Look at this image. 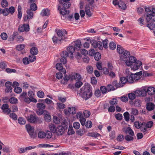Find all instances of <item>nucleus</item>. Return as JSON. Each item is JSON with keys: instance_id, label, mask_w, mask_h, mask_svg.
<instances>
[{"instance_id": "obj_1", "label": "nucleus", "mask_w": 155, "mask_h": 155, "mask_svg": "<svg viewBox=\"0 0 155 155\" xmlns=\"http://www.w3.org/2000/svg\"><path fill=\"white\" fill-rule=\"evenodd\" d=\"M147 92L150 96L155 94V88L153 87H148L147 91L145 87L134 91L128 94V97H145L147 95Z\"/></svg>"}, {"instance_id": "obj_2", "label": "nucleus", "mask_w": 155, "mask_h": 155, "mask_svg": "<svg viewBox=\"0 0 155 155\" xmlns=\"http://www.w3.org/2000/svg\"><path fill=\"white\" fill-rule=\"evenodd\" d=\"M92 87L91 85L86 83L80 89L79 96L81 97H91L92 96Z\"/></svg>"}, {"instance_id": "obj_3", "label": "nucleus", "mask_w": 155, "mask_h": 155, "mask_svg": "<svg viewBox=\"0 0 155 155\" xmlns=\"http://www.w3.org/2000/svg\"><path fill=\"white\" fill-rule=\"evenodd\" d=\"M145 11L147 13L146 15V19L147 22H152L155 21V8H152L145 7Z\"/></svg>"}, {"instance_id": "obj_4", "label": "nucleus", "mask_w": 155, "mask_h": 155, "mask_svg": "<svg viewBox=\"0 0 155 155\" xmlns=\"http://www.w3.org/2000/svg\"><path fill=\"white\" fill-rule=\"evenodd\" d=\"M117 52L121 54L120 58L123 61L126 60L130 55V52L127 50H125L120 45H117Z\"/></svg>"}, {"instance_id": "obj_5", "label": "nucleus", "mask_w": 155, "mask_h": 155, "mask_svg": "<svg viewBox=\"0 0 155 155\" xmlns=\"http://www.w3.org/2000/svg\"><path fill=\"white\" fill-rule=\"evenodd\" d=\"M26 128L30 137L33 139L35 138L37 136L34 133L35 129L34 128L29 124H27L26 125Z\"/></svg>"}, {"instance_id": "obj_6", "label": "nucleus", "mask_w": 155, "mask_h": 155, "mask_svg": "<svg viewBox=\"0 0 155 155\" xmlns=\"http://www.w3.org/2000/svg\"><path fill=\"white\" fill-rule=\"evenodd\" d=\"M56 33L58 37L62 38V40H65L67 35V31L65 29L58 30L57 31Z\"/></svg>"}, {"instance_id": "obj_7", "label": "nucleus", "mask_w": 155, "mask_h": 155, "mask_svg": "<svg viewBox=\"0 0 155 155\" xmlns=\"http://www.w3.org/2000/svg\"><path fill=\"white\" fill-rule=\"evenodd\" d=\"M137 60L136 58L134 56H131L127 58L126 60L124 61H125L126 64L128 66H130L136 62Z\"/></svg>"}, {"instance_id": "obj_8", "label": "nucleus", "mask_w": 155, "mask_h": 155, "mask_svg": "<svg viewBox=\"0 0 155 155\" xmlns=\"http://www.w3.org/2000/svg\"><path fill=\"white\" fill-rule=\"evenodd\" d=\"M28 121L30 123H36L39 120V119L35 115L31 114L29 116L27 117Z\"/></svg>"}, {"instance_id": "obj_9", "label": "nucleus", "mask_w": 155, "mask_h": 155, "mask_svg": "<svg viewBox=\"0 0 155 155\" xmlns=\"http://www.w3.org/2000/svg\"><path fill=\"white\" fill-rule=\"evenodd\" d=\"M36 148L35 146H29L25 147H20L18 149L19 153H22L26 152L27 150H30Z\"/></svg>"}, {"instance_id": "obj_10", "label": "nucleus", "mask_w": 155, "mask_h": 155, "mask_svg": "<svg viewBox=\"0 0 155 155\" xmlns=\"http://www.w3.org/2000/svg\"><path fill=\"white\" fill-rule=\"evenodd\" d=\"M142 65V62L140 61H136V62L131 66V68L132 70L135 71L138 69Z\"/></svg>"}, {"instance_id": "obj_11", "label": "nucleus", "mask_w": 155, "mask_h": 155, "mask_svg": "<svg viewBox=\"0 0 155 155\" xmlns=\"http://www.w3.org/2000/svg\"><path fill=\"white\" fill-rule=\"evenodd\" d=\"M29 30V25L28 24H24L19 26L18 30L20 32H23L25 31H28Z\"/></svg>"}, {"instance_id": "obj_12", "label": "nucleus", "mask_w": 155, "mask_h": 155, "mask_svg": "<svg viewBox=\"0 0 155 155\" xmlns=\"http://www.w3.org/2000/svg\"><path fill=\"white\" fill-rule=\"evenodd\" d=\"M122 131L126 134H129L131 136L134 135V131L130 127H124L122 129Z\"/></svg>"}, {"instance_id": "obj_13", "label": "nucleus", "mask_w": 155, "mask_h": 155, "mask_svg": "<svg viewBox=\"0 0 155 155\" xmlns=\"http://www.w3.org/2000/svg\"><path fill=\"white\" fill-rule=\"evenodd\" d=\"M5 85L6 87L5 89V92L7 93L11 92L12 89V82L10 81L6 82L5 83Z\"/></svg>"}, {"instance_id": "obj_14", "label": "nucleus", "mask_w": 155, "mask_h": 155, "mask_svg": "<svg viewBox=\"0 0 155 155\" xmlns=\"http://www.w3.org/2000/svg\"><path fill=\"white\" fill-rule=\"evenodd\" d=\"M129 99L131 100L129 101L130 103L131 104H134V106L137 107H139L140 106L141 103V101L138 99L134 101H133L134 100L135 97H129Z\"/></svg>"}, {"instance_id": "obj_15", "label": "nucleus", "mask_w": 155, "mask_h": 155, "mask_svg": "<svg viewBox=\"0 0 155 155\" xmlns=\"http://www.w3.org/2000/svg\"><path fill=\"white\" fill-rule=\"evenodd\" d=\"M71 45L77 50H78L80 49L81 46V43L80 40H77L72 43Z\"/></svg>"}, {"instance_id": "obj_16", "label": "nucleus", "mask_w": 155, "mask_h": 155, "mask_svg": "<svg viewBox=\"0 0 155 155\" xmlns=\"http://www.w3.org/2000/svg\"><path fill=\"white\" fill-rule=\"evenodd\" d=\"M26 12L27 13L26 16L24 18V20L25 21H27L28 19L32 18L33 17V13L31 10H28Z\"/></svg>"}, {"instance_id": "obj_17", "label": "nucleus", "mask_w": 155, "mask_h": 155, "mask_svg": "<svg viewBox=\"0 0 155 155\" xmlns=\"http://www.w3.org/2000/svg\"><path fill=\"white\" fill-rule=\"evenodd\" d=\"M70 0H60L59 2L60 4L63 5V6L64 8H68L71 5L70 3L69 2Z\"/></svg>"}, {"instance_id": "obj_18", "label": "nucleus", "mask_w": 155, "mask_h": 155, "mask_svg": "<svg viewBox=\"0 0 155 155\" xmlns=\"http://www.w3.org/2000/svg\"><path fill=\"white\" fill-rule=\"evenodd\" d=\"M67 128L66 127L59 125L56 128L55 132L57 133L58 134L61 135L63 132V130Z\"/></svg>"}, {"instance_id": "obj_19", "label": "nucleus", "mask_w": 155, "mask_h": 155, "mask_svg": "<svg viewBox=\"0 0 155 155\" xmlns=\"http://www.w3.org/2000/svg\"><path fill=\"white\" fill-rule=\"evenodd\" d=\"M8 107L9 106L7 104H4L2 105V109L5 113L9 114L11 112V110Z\"/></svg>"}, {"instance_id": "obj_20", "label": "nucleus", "mask_w": 155, "mask_h": 155, "mask_svg": "<svg viewBox=\"0 0 155 155\" xmlns=\"http://www.w3.org/2000/svg\"><path fill=\"white\" fill-rule=\"evenodd\" d=\"M70 78L71 80H75L77 81H79L81 77L79 74L74 73L70 75Z\"/></svg>"}, {"instance_id": "obj_21", "label": "nucleus", "mask_w": 155, "mask_h": 155, "mask_svg": "<svg viewBox=\"0 0 155 155\" xmlns=\"http://www.w3.org/2000/svg\"><path fill=\"white\" fill-rule=\"evenodd\" d=\"M142 74V71H140L138 73H135L134 74H131L134 82L135 81H137L140 78V76Z\"/></svg>"}, {"instance_id": "obj_22", "label": "nucleus", "mask_w": 155, "mask_h": 155, "mask_svg": "<svg viewBox=\"0 0 155 155\" xmlns=\"http://www.w3.org/2000/svg\"><path fill=\"white\" fill-rule=\"evenodd\" d=\"M75 50V48L71 44L67 48V50L70 53V56L71 58L73 57V53Z\"/></svg>"}, {"instance_id": "obj_23", "label": "nucleus", "mask_w": 155, "mask_h": 155, "mask_svg": "<svg viewBox=\"0 0 155 155\" xmlns=\"http://www.w3.org/2000/svg\"><path fill=\"white\" fill-rule=\"evenodd\" d=\"M56 68L59 70L60 72L65 74L66 73V71L64 68H63L62 64L61 63H57L56 66Z\"/></svg>"}, {"instance_id": "obj_24", "label": "nucleus", "mask_w": 155, "mask_h": 155, "mask_svg": "<svg viewBox=\"0 0 155 155\" xmlns=\"http://www.w3.org/2000/svg\"><path fill=\"white\" fill-rule=\"evenodd\" d=\"M155 105L152 103H147L146 104V109L148 111L153 110L155 108Z\"/></svg>"}, {"instance_id": "obj_25", "label": "nucleus", "mask_w": 155, "mask_h": 155, "mask_svg": "<svg viewBox=\"0 0 155 155\" xmlns=\"http://www.w3.org/2000/svg\"><path fill=\"white\" fill-rule=\"evenodd\" d=\"M112 84L116 88L121 87L124 86V85L121 84L120 81H118L117 80H115L112 82Z\"/></svg>"}, {"instance_id": "obj_26", "label": "nucleus", "mask_w": 155, "mask_h": 155, "mask_svg": "<svg viewBox=\"0 0 155 155\" xmlns=\"http://www.w3.org/2000/svg\"><path fill=\"white\" fill-rule=\"evenodd\" d=\"M41 15L42 16H48L50 15L49 10L47 8L43 9L41 13Z\"/></svg>"}, {"instance_id": "obj_27", "label": "nucleus", "mask_w": 155, "mask_h": 155, "mask_svg": "<svg viewBox=\"0 0 155 155\" xmlns=\"http://www.w3.org/2000/svg\"><path fill=\"white\" fill-rule=\"evenodd\" d=\"M44 111L45 112L44 114L45 120L48 122H49L51 120V117L47 111L45 110Z\"/></svg>"}, {"instance_id": "obj_28", "label": "nucleus", "mask_w": 155, "mask_h": 155, "mask_svg": "<svg viewBox=\"0 0 155 155\" xmlns=\"http://www.w3.org/2000/svg\"><path fill=\"white\" fill-rule=\"evenodd\" d=\"M24 100L26 103H29L31 102L36 103L37 102V100L34 97H24Z\"/></svg>"}, {"instance_id": "obj_29", "label": "nucleus", "mask_w": 155, "mask_h": 155, "mask_svg": "<svg viewBox=\"0 0 155 155\" xmlns=\"http://www.w3.org/2000/svg\"><path fill=\"white\" fill-rule=\"evenodd\" d=\"M141 130L145 134L146 133V130L147 129L146 127V123L145 122H142L141 127L140 128Z\"/></svg>"}, {"instance_id": "obj_30", "label": "nucleus", "mask_w": 155, "mask_h": 155, "mask_svg": "<svg viewBox=\"0 0 155 155\" xmlns=\"http://www.w3.org/2000/svg\"><path fill=\"white\" fill-rule=\"evenodd\" d=\"M30 53L31 54L33 55H36L38 53V51L37 48L33 47L30 50Z\"/></svg>"}, {"instance_id": "obj_31", "label": "nucleus", "mask_w": 155, "mask_h": 155, "mask_svg": "<svg viewBox=\"0 0 155 155\" xmlns=\"http://www.w3.org/2000/svg\"><path fill=\"white\" fill-rule=\"evenodd\" d=\"M68 110L69 113L72 114H75L76 112V109L74 107H69Z\"/></svg>"}, {"instance_id": "obj_32", "label": "nucleus", "mask_w": 155, "mask_h": 155, "mask_svg": "<svg viewBox=\"0 0 155 155\" xmlns=\"http://www.w3.org/2000/svg\"><path fill=\"white\" fill-rule=\"evenodd\" d=\"M62 40V38L59 37L58 38L57 37L55 36H54L52 38V40L54 44L60 43Z\"/></svg>"}, {"instance_id": "obj_33", "label": "nucleus", "mask_w": 155, "mask_h": 155, "mask_svg": "<svg viewBox=\"0 0 155 155\" xmlns=\"http://www.w3.org/2000/svg\"><path fill=\"white\" fill-rule=\"evenodd\" d=\"M118 6L120 8L124 10L125 9L127 8L126 4L123 1L120 0H119V3Z\"/></svg>"}, {"instance_id": "obj_34", "label": "nucleus", "mask_w": 155, "mask_h": 155, "mask_svg": "<svg viewBox=\"0 0 155 155\" xmlns=\"http://www.w3.org/2000/svg\"><path fill=\"white\" fill-rule=\"evenodd\" d=\"M45 132L43 131H39L38 134V137L40 139H43L45 138Z\"/></svg>"}, {"instance_id": "obj_35", "label": "nucleus", "mask_w": 155, "mask_h": 155, "mask_svg": "<svg viewBox=\"0 0 155 155\" xmlns=\"http://www.w3.org/2000/svg\"><path fill=\"white\" fill-rule=\"evenodd\" d=\"M18 35V33L17 32H14L12 35L9 37V40L10 41H13L15 38Z\"/></svg>"}, {"instance_id": "obj_36", "label": "nucleus", "mask_w": 155, "mask_h": 155, "mask_svg": "<svg viewBox=\"0 0 155 155\" xmlns=\"http://www.w3.org/2000/svg\"><path fill=\"white\" fill-rule=\"evenodd\" d=\"M30 8L29 10H31L32 11H35L37 9V5L35 3H31L30 4Z\"/></svg>"}, {"instance_id": "obj_37", "label": "nucleus", "mask_w": 155, "mask_h": 155, "mask_svg": "<svg viewBox=\"0 0 155 155\" xmlns=\"http://www.w3.org/2000/svg\"><path fill=\"white\" fill-rule=\"evenodd\" d=\"M139 113L138 110L134 108H132L131 109V114L134 115H137Z\"/></svg>"}, {"instance_id": "obj_38", "label": "nucleus", "mask_w": 155, "mask_h": 155, "mask_svg": "<svg viewBox=\"0 0 155 155\" xmlns=\"http://www.w3.org/2000/svg\"><path fill=\"white\" fill-rule=\"evenodd\" d=\"M57 109L58 108L60 109H63L65 107V104L62 103H57Z\"/></svg>"}, {"instance_id": "obj_39", "label": "nucleus", "mask_w": 155, "mask_h": 155, "mask_svg": "<svg viewBox=\"0 0 155 155\" xmlns=\"http://www.w3.org/2000/svg\"><path fill=\"white\" fill-rule=\"evenodd\" d=\"M49 127L50 130L53 132H55L56 131V128L55 125L52 124H51L49 125Z\"/></svg>"}, {"instance_id": "obj_40", "label": "nucleus", "mask_w": 155, "mask_h": 155, "mask_svg": "<svg viewBox=\"0 0 155 155\" xmlns=\"http://www.w3.org/2000/svg\"><path fill=\"white\" fill-rule=\"evenodd\" d=\"M10 102L12 104H16L18 103V101L15 97H11L9 100Z\"/></svg>"}, {"instance_id": "obj_41", "label": "nucleus", "mask_w": 155, "mask_h": 155, "mask_svg": "<svg viewBox=\"0 0 155 155\" xmlns=\"http://www.w3.org/2000/svg\"><path fill=\"white\" fill-rule=\"evenodd\" d=\"M53 121L54 123L57 124H59L61 123L60 119L56 116H53Z\"/></svg>"}, {"instance_id": "obj_42", "label": "nucleus", "mask_w": 155, "mask_h": 155, "mask_svg": "<svg viewBox=\"0 0 155 155\" xmlns=\"http://www.w3.org/2000/svg\"><path fill=\"white\" fill-rule=\"evenodd\" d=\"M37 107L39 110H43L45 107V105L43 103H39L37 104Z\"/></svg>"}, {"instance_id": "obj_43", "label": "nucleus", "mask_w": 155, "mask_h": 155, "mask_svg": "<svg viewBox=\"0 0 155 155\" xmlns=\"http://www.w3.org/2000/svg\"><path fill=\"white\" fill-rule=\"evenodd\" d=\"M120 81L121 84L124 85V84L128 82L127 79V77L126 78L125 77H122L120 78Z\"/></svg>"}, {"instance_id": "obj_44", "label": "nucleus", "mask_w": 155, "mask_h": 155, "mask_svg": "<svg viewBox=\"0 0 155 155\" xmlns=\"http://www.w3.org/2000/svg\"><path fill=\"white\" fill-rule=\"evenodd\" d=\"M21 6H18V18H21L22 16V13L21 12Z\"/></svg>"}, {"instance_id": "obj_45", "label": "nucleus", "mask_w": 155, "mask_h": 155, "mask_svg": "<svg viewBox=\"0 0 155 155\" xmlns=\"http://www.w3.org/2000/svg\"><path fill=\"white\" fill-rule=\"evenodd\" d=\"M87 135L89 136L94 137H97L100 136V134L97 133H89Z\"/></svg>"}, {"instance_id": "obj_46", "label": "nucleus", "mask_w": 155, "mask_h": 155, "mask_svg": "<svg viewBox=\"0 0 155 155\" xmlns=\"http://www.w3.org/2000/svg\"><path fill=\"white\" fill-rule=\"evenodd\" d=\"M127 82L128 83H132L134 82V80L131 74L130 76L127 75Z\"/></svg>"}, {"instance_id": "obj_47", "label": "nucleus", "mask_w": 155, "mask_h": 155, "mask_svg": "<svg viewBox=\"0 0 155 155\" xmlns=\"http://www.w3.org/2000/svg\"><path fill=\"white\" fill-rule=\"evenodd\" d=\"M25 47V45L24 44H21L17 45L16 48L17 50L20 51L23 49Z\"/></svg>"}, {"instance_id": "obj_48", "label": "nucleus", "mask_w": 155, "mask_h": 155, "mask_svg": "<svg viewBox=\"0 0 155 155\" xmlns=\"http://www.w3.org/2000/svg\"><path fill=\"white\" fill-rule=\"evenodd\" d=\"M94 58L96 61H98L101 58V56L99 52H97L94 55Z\"/></svg>"}, {"instance_id": "obj_49", "label": "nucleus", "mask_w": 155, "mask_h": 155, "mask_svg": "<svg viewBox=\"0 0 155 155\" xmlns=\"http://www.w3.org/2000/svg\"><path fill=\"white\" fill-rule=\"evenodd\" d=\"M45 138L47 139L51 138L52 136V133L50 131H48L46 133L45 132Z\"/></svg>"}, {"instance_id": "obj_50", "label": "nucleus", "mask_w": 155, "mask_h": 155, "mask_svg": "<svg viewBox=\"0 0 155 155\" xmlns=\"http://www.w3.org/2000/svg\"><path fill=\"white\" fill-rule=\"evenodd\" d=\"M107 88L108 92L112 91L116 89L114 87V86L111 84L108 85L107 86Z\"/></svg>"}, {"instance_id": "obj_51", "label": "nucleus", "mask_w": 155, "mask_h": 155, "mask_svg": "<svg viewBox=\"0 0 155 155\" xmlns=\"http://www.w3.org/2000/svg\"><path fill=\"white\" fill-rule=\"evenodd\" d=\"M28 59L30 62H32L35 60L36 57L35 55L32 54L29 56Z\"/></svg>"}, {"instance_id": "obj_52", "label": "nucleus", "mask_w": 155, "mask_h": 155, "mask_svg": "<svg viewBox=\"0 0 155 155\" xmlns=\"http://www.w3.org/2000/svg\"><path fill=\"white\" fill-rule=\"evenodd\" d=\"M1 5L2 7L5 8L8 6V4L6 0H3L1 2Z\"/></svg>"}, {"instance_id": "obj_53", "label": "nucleus", "mask_w": 155, "mask_h": 155, "mask_svg": "<svg viewBox=\"0 0 155 155\" xmlns=\"http://www.w3.org/2000/svg\"><path fill=\"white\" fill-rule=\"evenodd\" d=\"M101 91L102 94H105L108 92L107 87L105 86H101L100 87Z\"/></svg>"}, {"instance_id": "obj_54", "label": "nucleus", "mask_w": 155, "mask_h": 155, "mask_svg": "<svg viewBox=\"0 0 155 155\" xmlns=\"http://www.w3.org/2000/svg\"><path fill=\"white\" fill-rule=\"evenodd\" d=\"M18 122L21 124H25L26 121L24 119L19 117L18 119Z\"/></svg>"}, {"instance_id": "obj_55", "label": "nucleus", "mask_w": 155, "mask_h": 155, "mask_svg": "<svg viewBox=\"0 0 155 155\" xmlns=\"http://www.w3.org/2000/svg\"><path fill=\"white\" fill-rule=\"evenodd\" d=\"M142 122L139 121H136L134 123L135 127L137 129L140 128Z\"/></svg>"}, {"instance_id": "obj_56", "label": "nucleus", "mask_w": 155, "mask_h": 155, "mask_svg": "<svg viewBox=\"0 0 155 155\" xmlns=\"http://www.w3.org/2000/svg\"><path fill=\"white\" fill-rule=\"evenodd\" d=\"M14 91L16 93H20L22 91V89L20 87H15L14 89Z\"/></svg>"}, {"instance_id": "obj_57", "label": "nucleus", "mask_w": 155, "mask_h": 155, "mask_svg": "<svg viewBox=\"0 0 155 155\" xmlns=\"http://www.w3.org/2000/svg\"><path fill=\"white\" fill-rule=\"evenodd\" d=\"M2 12L4 15H8L9 13L8 9V8H5L4 9L2 10Z\"/></svg>"}, {"instance_id": "obj_58", "label": "nucleus", "mask_w": 155, "mask_h": 155, "mask_svg": "<svg viewBox=\"0 0 155 155\" xmlns=\"http://www.w3.org/2000/svg\"><path fill=\"white\" fill-rule=\"evenodd\" d=\"M0 36L1 38L4 40H6L8 37L7 34L4 32H3L1 34Z\"/></svg>"}, {"instance_id": "obj_59", "label": "nucleus", "mask_w": 155, "mask_h": 155, "mask_svg": "<svg viewBox=\"0 0 155 155\" xmlns=\"http://www.w3.org/2000/svg\"><path fill=\"white\" fill-rule=\"evenodd\" d=\"M109 48L110 49L113 50L116 48V45L113 42H111L109 45Z\"/></svg>"}, {"instance_id": "obj_60", "label": "nucleus", "mask_w": 155, "mask_h": 155, "mask_svg": "<svg viewBox=\"0 0 155 155\" xmlns=\"http://www.w3.org/2000/svg\"><path fill=\"white\" fill-rule=\"evenodd\" d=\"M124 116L125 120L126 121H128L129 119V114L127 112H125L124 114Z\"/></svg>"}, {"instance_id": "obj_61", "label": "nucleus", "mask_w": 155, "mask_h": 155, "mask_svg": "<svg viewBox=\"0 0 155 155\" xmlns=\"http://www.w3.org/2000/svg\"><path fill=\"white\" fill-rule=\"evenodd\" d=\"M83 114L84 116L86 118H88L90 116L91 113L89 111L85 110L84 111Z\"/></svg>"}, {"instance_id": "obj_62", "label": "nucleus", "mask_w": 155, "mask_h": 155, "mask_svg": "<svg viewBox=\"0 0 155 155\" xmlns=\"http://www.w3.org/2000/svg\"><path fill=\"white\" fill-rule=\"evenodd\" d=\"M86 69L87 72L90 74H91L93 72V69L91 66H88L87 67Z\"/></svg>"}, {"instance_id": "obj_63", "label": "nucleus", "mask_w": 155, "mask_h": 155, "mask_svg": "<svg viewBox=\"0 0 155 155\" xmlns=\"http://www.w3.org/2000/svg\"><path fill=\"white\" fill-rule=\"evenodd\" d=\"M108 40L106 39L103 41V45L104 48H107L108 47Z\"/></svg>"}, {"instance_id": "obj_64", "label": "nucleus", "mask_w": 155, "mask_h": 155, "mask_svg": "<svg viewBox=\"0 0 155 155\" xmlns=\"http://www.w3.org/2000/svg\"><path fill=\"white\" fill-rule=\"evenodd\" d=\"M99 41L95 40H92L91 42V45L94 48H96L97 47V45Z\"/></svg>"}]
</instances>
